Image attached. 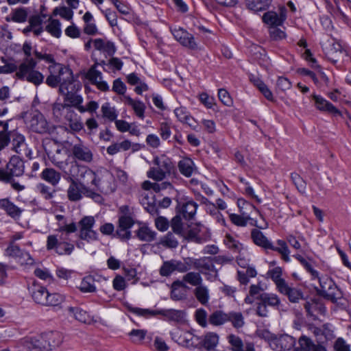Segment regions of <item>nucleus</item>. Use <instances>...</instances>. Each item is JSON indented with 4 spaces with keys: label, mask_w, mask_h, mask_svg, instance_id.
I'll list each match as a JSON object with an SVG mask.
<instances>
[{
    "label": "nucleus",
    "mask_w": 351,
    "mask_h": 351,
    "mask_svg": "<svg viewBox=\"0 0 351 351\" xmlns=\"http://www.w3.org/2000/svg\"><path fill=\"white\" fill-rule=\"evenodd\" d=\"M125 103L131 106L134 111L135 114L140 119L145 117V105L139 100H134L128 95L124 96Z\"/></svg>",
    "instance_id": "c85d7f7f"
},
{
    "label": "nucleus",
    "mask_w": 351,
    "mask_h": 351,
    "mask_svg": "<svg viewBox=\"0 0 351 351\" xmlns=\"http://www.w3.org/2000/svg\"><path fill=\"white\" fill-rule=\"evenodd\" d=\"M63 66L62 64H56L55 67H57L55 69L58 71V75H49L47 79H46V84L52 88H55L58 86V84H61L62 80L63 78L64 75H60V66Z\"/></svg>",
    "instance_id": "3c124183"
},
{
    "label": "nucleus",
    "mask_w": 351,
    "mask_h": 351,
    "mask_svg": "<svg viewBox=\"0 0 351 351\" xmlns=\"http://www.w3.org/2000/svg\"><path fill=\"white\" fill-rule=\"evenodd\" d=\"M251 237L253 241H269L270 239L267 230L256 228L252 230Z\"/></svg>",
    "instance_id": "5fc2aeb1"
},
{
    "label": "nucleus",
    "mask_w": 351,
    "mask_h": 351,
    "mask_svg": "<svg viewBox=\"0 0 351 351\" xmlns=\"http://www.w3.org/2000/svg\"><path fill=\"white\" fill-rule=\"evenodd\" d=\"M24 162L17 156L10 158L5 167L0 169V181H10V178L23 174Z\"/></svg>",
    "instance_id": "20e7f679"
},
{
    "label": "nucleus",
    "mask_w": 351,
    "mask_h": 351,
    "mask_svg": "<svg viewBox=\"0 0 351 351\" xmlns=\"http://www.w3.org/2000/svg\"><path fill=\"white\" fill-rule=\"evenodd\" d=\"M343 51L341 45L338 43H335L332 44L326 54L332 62L336 63L337 60L335 58H337L338 55L343 53Z\"/></svg>",
    "instance_id": "864d4df0"
},
{
    "label": "nucleus",
    "mask_w": 351,
    "mask_h": 351,
    "mask_svg": "<svg viewBox=\"0 0 351 351\" xmlns=\"http://www.w3.org/2000/svg\"><path fill=\"white\" fill-rule=\"evenodd\" d=\"M130 311L136 315L144 317L160 315L165 317L167 320L176 322H182L184 318V311L173 308L153 311L140 308H130Z\"/></svg>",
    "instance_id": "f03ea898"
},
{
    "label": "nucleus",
    "mask_w": 351,
    "mask_h": 351,
    "mask_svg": "<svg viewBox=\"0 0 351 351\" xmlns=\"http://www.w3.org/2000/svg\"><path fill=\"white\" fill-rule=\"evenodd\" d=\"M194 295L197 300L203 305H206L208 302L209 290L208 287L202 284L195 287L194 289Z\"/></svg>",
    "instance_id": "e433bc0d"
},
{
    "label": "nucleus",
    "mask_w": 351,
    "mask_h": 351,
    "mask_svg": "<svg viewBox=\"0 0 351 351\" xmlns=\"http://www.w3.org/2000/svg\"><path fill=\"white\" fill-rule=\"evenodd\" d=\"M4 254L5 256L15 259L21 265H31L33 263V259L30 255L22 250L15 243H8Z\"/></svg>",
    "instance_id": "0eeeda50"
},
{
    "label": "nucleus",
    "mask_w": 351,
    "mask_h": 351,
    "mask_svg": "<svg viewBox=\"0 0 351 351\" xmlns=\"http://www.w3.org/2000/svg\"><path fill=\"white\" fill-rule=\"evenodd\" d=\"M79 180L81 181L79 182L80 184L84 185L91 184L96 187L98 186L99 182V180H97L96 173L86 166H84L82 169Z\"/></svg>",
    "instance_id": "b1692460"
},
{
    "label": "nucleus",
    "mask_w": 351,
    "mask_h": 351,
    "mask_svg": "<svg viewBox=\"0 0 351 351\" xmlns=\"http://www.w3.org/2000/svg\"><path fill=\"white\" fill-rule=\"evenodd\" d=\"M136 237L138 239L145 241H151L155 239L156 233L146 226H141L136 231Z\"/></svg>",
    "instance_id": "79ce46f5"
},
{
    "label": "nucleus",
    "mask_w": 351,
    "mask_h": 351,
    "mask_svg": "<svg viewBox=\"0 0 351 351\" xmlns=\"http://www.w3.org/2000/svg\"><path fill=\"white\" fill-rule=\"evenodd\" d=\"M274 343L277 347H280L282 350H289L295 344V339L288 335H282L279 337H274L272 339Z\"/></svg>",
    "instance_id": "c756f323"
},
{
    "label": "nucleus",
    "mask_w": 351,
    "mask_h": 351,
    "mask_svg": "<svg viewBox=\"0 0 351 351\" xmlns=\"http://www.w3.org/2000/svg\"><path fill=\"white\" fill-rule=\"evenodd\" d=\"M43 333L21 339V345L28 351H47Z\"/></svg>",
    "instance_id": "9b49d317"
},
{
    "label": "nucleus",
    "mask_w": 351,
    "mask_h": 351,
    "mask_svg": "<svg viewBox=\"0 0 351 351\" xmlns=\"http://www.w3.org/2000/svg\"><path fill=\"white\" fill-rule=\"evenodd\" d=\"M259 300L262 301L266 306L278 308L280 304L279 298L274 293H263L259 296Z\"/></svg>",
    "instance_id": "ea45409f"
},
{
    "label": "nucleus",
    "mask_w": 351,
    "mask_h": 351,
    "mask_svg": "<svg viewBox=\"0 0 351 351\" xmlns=\"http://www.w3.org/2000/svg\"><path fill=\"white\" fill-rule=\"evenodd\" d=\"M258 245L263 247L265 250H272L278 252L282 255V258L285 261H289V254L290 251L286 245V243H256Z\"/></svg>",
    "instance_id": "aec40b11"
},
{
    "label": "nucleus",
    "mask_w": 351,
    "mask_h": 351,
    "mask_svg": "<svg viewBox=\"0 0 351 351\" xmlns=\"http://www.w3.org/2000/svg\"><path fill=\"white\" fill-rule=\"evenodd\" d=\"M227 317V322H230L236 328H241L245 324L244 317L240 312H230Z\"/></svg>",
    "instance_id": "49530a36"
},
{
    "label": "nucleus",
    "mask_w": 351,
    "mask_h": 351,
    "mask_svg": "<svg viewBox=\"0 0 351 351\" xmlns=\"http://www.w3.org/2000/svg\"><path fill=\"white\" fill-rule=\"evenodd\" d=\"M64 101L69 102L68 104L71 106L75 107V106H79L82 103L83 99L82 96L77 95V92H73L72 93H68L64 95Z\"/></svg>",
    "instance_id": "13d9d810"
},
{
    "label": "nucleus",
    "mask_w": 351,
    "mask_h": 351,
    "mask_svg": "<svg viewBox=\"0 0 351 351\" xmlns=\"http://www.w3.org/2000/svg\"><path fill=\"white\" fill-rule=\"evenodd\" d=\"M69 186L66 191L67 197L71 202H77L82 198V184H80L78 180H69Z\"/></svg>",
    "instance_id": "4be33fe9"
},
{
    "label": "nucleus",
    "mask_w": 351,
    "mask_h": 351,
    "mask_svg": "<svg viewBox=\"0 0 351 351\" xmlns=\"http://www.w3.org/2000/svg\"><path fill=\"white\" fill-rule=\"evenodd\" d=\"M178 167L181 174L189 178L195 169L194 162L189 158H184L178 162Z\"/></svg>",
    "instance_id": "2f4dec72"
},
{
    "label": "nucleus",
    "mask_w": 351,
    "mask_h": 351,
    "mask_svg": "<svg viewBox=\"0 0 351 351\" xmlns=\"http://www.w3.org/2000/svg\"><path fill=\"white\" fill-rule=\"evenodd\" d=\"M199 342L200 337L188 331L183 332L181 346L188 348H195L199 346Z\"/></svg>",
    "instance_id": "72a5a7b5"
},
{
    "label": "nucleus",
    "mask_w": 351,
    "mask_h": 351,
    "mask_svg": "<svg viewBox=\"0 0 351 351\" xmlns=\"http://www.w3.org/2000/svg\"><path fill=\"white\" fill-rule=\"evenodd\" d=\"M272 0H245V6L254 12L266 10L271 3Z\"/></svg>",
    "instance_id": "7c9ffc66"
},
{
    "label": "nucleus",
    "mask_w": 351,
    "mask_h": 351,
    "mask_svg": "<svg viewBox=\"0 0 351 351\" xmlns=\"http://www.w3.org/2000/svg\"><path fill=\"white\" fill-rule=\"evenodd\" d=\"M83 194L87 197L93 199L97 203H101L104 200L103 197L97 192L90 189L84 184H81Z\"/></svg>",
    "instance_id": "bf43d9fd"
},
{
    "label": "nucleus",
    "mask_w": 351,
    "mask_h": 351,
    "mask_svg": "<svg viewBox=\"0 0 351 351\" xmlns=\"http://www.w3.org/2000/svg\"><path fill=\"white\" fill-rule=\"evenodd\" d=\"M60 25L58 20L49 19V23L46 26L45 30L53 36L60 38L62 34Z\"/></svg>",
    "instance_id": "de8ad7c7"
},
{
    "label": "nucleus",
    "mask_w": 351,
    "mask_h": 351,
    "mask_svg": "<svg viewBox=\"0 0 351 351\" xmlns=\"http://www.w3.org/2000/svg\"><path fill=\"white\" fill-rule=\"evenodd\" d=\"M44 150L51 160V162L57 166L58 162H61L59 155L62 154L64 149L61 145L57 143L56 141L51 139H46L43 141Z\"/></svg>",
    "instance_id": "f8f14e48"
},
{
    "label": "nucleus",
    "mask_w": 351,
    "mask_h": 351,
    "mask_svg": "<svg viewBox=\"0 0 351 351\" xmlns=\"http://www.w3.org/2000/svg\"><path fill=\"white\" fill-rule=\"evenodd\" d=\"M293 256L300 261V263L303 265V267L309 272L312 277L315 278H318V271L313 269L312 265L308 262L302 254H295Z\"/></svg>",
    "instance_id": "4d7b16f0"
},
{
    "label": "nucleus",
    "mask_w": 351,
    "mask_h": 351,
    "mask_svg": "<svg viewBox=\"0 0 351 351\" xmlns=\"http://www.w3.org/2000/svg\"><path fill=\"white\" fill-rule=\"evenodd\" d=\"M36 188L39 194L43 199H45V200L51 201V204L56 203L52 200L56 194L55 189L43 183H39L38 184H37Z\"/></svg>",
    "instance_id": "4c0bfd02"
},
{
    "label": "nucleus",
    "mask_w": 351,
    "mask_h": 351,
    "mask_svg": "<svg viewBox=\"0 0 351 351\" xmlns=\"http://www.w3.org/2000/svg\"><path fill=\"white\" fill-rule=\"evenodd\" d=\"M171 32L174 38L184 47L193 50L197 49L194 36L183 28L171 29Z\"/></svg>",
    "instance_id": "ddd939ff"
},
{
    "label": "nucleus",
    "mask_w": 351,
    "mask_h": 351,
    "mask_svg": "<svg viewBox=\"0 0 351 351\" xmlns=\"http://www.w3.org/2000/svg\"><path fill=\"white\" fill-rule=\"evenodd\" d=\"M68 315L82 323H90L92 317L88 312L79 307L69 306L66 308Z\"/></svg>",
    "instance_id": "393cba45"
},
{
    "label": "nucleus",
    "mask_w": 351,
    "mask_h": 351,
    "mask_svg": "<svg viewBox=\"0 0 351 351\" xmlns=\"http://www.w3.org/2000/svg\"><path fill=\"white\" fill-rule=\"evenodd\" d=\"M84 165H81L74 159H66L65 160H62L61 162H58V165L56 166L61 170L64 174L65 179L66 181L76 180H78L79 176L81 173L82 169Z\"/></svg>",
    "instance_id": "423d86ee"
},
{
    "label": "nucleus",
    "mask_w": 351,
    "mask_h": 351,
    "mask_svg": "<svg viewBox=\"0 0 351 351\" xmlns=\"http://www.w3.org/2000/svg\"><path fill=\"white\" fill-rule=\"evenodd\" d=\"M80 289L84 293H93L96 291V287L94 285V279L92 276H88L84 277L80 285Z\"/></svg>",
    "instance_id": "09e8293b"
},
{
    "label": "nucleus",
    "mask_w": 351,
    "mask_h": 351,
    "mask_svg": "<svg viewBox=\"0 0 351 351\" xmlns=\"http://www.w3.org/2000/svg\"><path fill=\"white\" fill-rule=\"evenodd\" d=\"M312 98L315 101V106L318 110L328 112L333 115L342 116L341 112L333 104L321 95L314 94L312 95Z\"/></svg>",
    "instance_id": "f3484780"
},
{
    "label": "nucleus",
    "mask_w": 351,
    "mask_h": 351,
    "mask_svg": "<svg viewBox=\"0 0 351 351\" xmlns=\"http://www.w3.org/2000/svg\"><path fill=\"white\" fill-rule=\"evenodd\" d=\"M324 298L330 300L333 303L337 302L339 300L343 298V293L340 289L334 283L328 290L324 293H319Z\"/></svg>",
    "instance_id": "f704fd0d"
},
{
    "label": "nucleus",
    "mask_w": 351,
    "mask_h": 351,
    "mask_svg": "<svg viewBox=\"0 0 351 351\" xmlns=\"http://www.w3.org/2000/svg\"><path fill=\"white\" fill-rule=\"evenodd\" d=\"M287 18V10L282 6L279 8V13L273 11L265 12L263 17V21L270 27L280 26Z\"/></svg>",
    "instance_id": "dca6fc26"
},
{
    "label": "nucleus",
    "mask_w": 351,
    "mask_h": 351,
    "mask_svg": "<svg viewBox=\"0 0 351 351\" xmlns=\"http://www.w3.org/2000/svg\"><path fill=\"white\" fill-rule=\"evenodd\" d=\"M29 127L33 132L38 134L51 133L53 130V128L49 125L44 115L38 112L32 116Z\"/></svg>",
    "instance_id": "1a4fd4ad"
},
{
    "label": "nucleus",
    "mask_w": 351,
    "mask_h": 351,
    "mask_svg": "<svg viewBox=\"0 0 351 351\" xmlns=\"http://www.w3.org/2000/svg\"><path fill=\"white\" fill-rule=\"evenodd\" d=\"M198 204L193 201H188L184 203L178 215H182L185 220L189 221L194 219L196 214Z\"/></svg>",
    "instance_id": "a878e982"
},
{
    "label": "nucleus",
    "mask_w": 351,
    "mask_h": 351,
    "mask_svg": "<svg viewBox=\"0 0 351 351\" xmlns=\"http://www.w3.org/2000/svg\"><path fill=\"white\" fill-rule=\"evenodd\" d=\"M95 219L93 216H84L78 222L80 237L82 240H96L97 233L93 230Z\"/></svg>",
    "instance_id": "6e6552de"
},
{
    "label": "nucleus",
    "mask_w": 351,
    "mask_h": 351,
    "mask_svg": "<svg viewBox=\"0 0 351 351\" xmlns=\"http://www.w3.org/2000/svg\"><path fill=\"white\" fill-rule=\"evenodd\" d=\"M1 61L5 64L3 66H0V74L1 73H11L14 71H17L19 66L13 62H7L5 58H1Z\"/></svg>",
    "instance_id": "69168bd1"
},
{
    "label": "nucleus",
    "mask_w": 351,
    "mask_h": 351,
    "mask_svg": "<svg viewBox=\"0 0 351 351\" xmlns=\"http://www.w3.org/2000/svg\"><path fill=\"white\" fill-rule=\"evenodd\" d=\"M0 208L5 210L12 217H19L22 213V210L8 199H0Z\"/></svg>",
    "instance_id": "473e14b6"
},
{
    "label": "nucleus",
    "mask_w": 351,
    "mask_h": 351,
    "mask_svg": "<svg viewBox=\"0 0 351 351\" xmlns=\"http://www.w3.org/2000/svg\"><path fill=\"white\" fill-rule=\"evenodd\" d=\"M169 226H171L173 233L178 235L180 238L186 240L188 228H184L183 223L180 215H176L171 219Z\"/></svg>",
    "instance_id": "bb28decb"
},
{
    "label": "nucleus",
    "mask_w": 351,
    "mask_h": 351,
    "mask_svg": "<svg viewBox=\"0 0 351 351\" xmlns=\"http://www.w3.org/2000/svg\"><path fill=\"white\" fill-rule=\"evenodd\" d=\"M97 65L98 62L92 65L86 72L85 77L101 91H108L109 86L106 82L102 80V73L96 69Z\"/></svg>",
    "instance_id": "4468645a"
},
{
    "label": "nucleus",
    "mask_w": 351,
    "mask_h": 351,
    "mask_svg": "<svg viewBox=\"0 0 351 351\" xmlns=\"http://www.w3.org/2000/svg\"><path fill=\"white\" fill-rule=\"evenodd\" d=\"M53 14L54 15L59 14L62 18L69 21L73 17V12L71 8H69L66 6H62L60 8H56L53 10Z\"/></svg>",
    "instance_id": "680f3d73"
},
{
    "label": "nucleus",
    "mask_w": 351,
    "mask_h": 351,
    "mask_svg": "<svg viewBox=\"0 0 351 351\" xmlns=\"http://www.w3.org/2000/svg\"><path fill=\"white\" fill-rule=\"evenodd\" d=\"M153 163L156 167H151L147 172V176L155 181L163 180L175 170L171 159L164 154L154 157Z\"/></svg>",
    "instance_id": "f257e3e1"
},
{
    "label": "nucleus",
    "mask_w": 351,
    "mask_h": 351,
    "mask_svg": "<svg viewBox=\"0 0 351 351\" xmlns=\"http://www.w3.org/2000/svg\"><path fill=\"white\" fill-rule=\"evenodd\" d=\"M237 205L241 214L244 213H250L251 214L253 211H256V207L253 204L242 198L237 200Z\"/></svg>",
    "instance_id": "0e129e2a"
},
{
    "label": "nucleus",
    "mask_w": 351,
    "mask_h": 351,
    "mask_svg": "<svg viewBox=\"0 0 351 351\" xmlns=\"http://www.w3.org/2000/svg\"><path fill=\"white\" fill-rule=\"evenodd\" d=\"M186 287V285L180 280L174 281L171 285V298L173 300H182L185 294L180 288Z\"/></svg>",
    "instance_id": "58836bf2"
},
{
    "label": "nucleus",
    "mask_w": 351,
    "mask_h": 351,
    "mask_svg": "<svg viewBox=\"0 0 351 351\" xmlns=\"http://www.w3.org/2000/svg\"><path fill=\"white\" fill-rule=\"evenodd\" d=\"M47 289L41 286H34L32 292V297L34 301L40 305L44 304L45 298L47 297Z\"/></svg>",
    "instance_id": "c9c22d12"
},
{
    "label": "nucleus",
    "mask_w": 351,
    "mask_h": 351,
    "mask_svg": "<svg viewBox=\"0 0 351 351\" xmlns=\"http://www.w3.org/2000/svg\"><path fill=\"white\" fill-rule=\"evenodd\" d=\"M43 335L47 351L51 350L58 347L62 342V336L59 332L49 331L44 332Z\"/></svg>",
    "instance_id": "5701e85b"
},
{
    "label": "nucleus",
    "mask_w": 351,
    "mask_h": 351,
    "mask_svg": "<svg viewBox=\"0 0 351 351\" xmlns=\"http://www.w3.org/2000/svg\"><path fill=\"white\" fill-rule=\"evenodd\" d=\"M64 300V297L58 293H47V297L45 298L43 306H58Z\"/></svg>",
    "instance_id": "c03bdc74"
},
{
    "label": "nucleus",
    "mask_w": 351,
    "mask_h": 351,
    "mask_svg": "<svg viewBox=\"0 0 351 351\" xmlns=\"http://www.w3.org/2000/svg\"><path fill=\"white\" fill-rule=\"evenodd\" d=\"M291 179L298 191L301 193H305L306 184L302 178L297 173H292L291 174Z\"/></svg>",
    "instance_id": "6e6d98bb"
},
{
    "label": "nucleus",
    "mask_w": 351,
    "mask_h": 351,
    "mask_svg": "<svg viewBox=\"0 0 351 351\" xmlns=\"http://www.w3.org/2000/svg\"><path fill=\"white\" fill-rule=\"evenodd\" d=\"M60 75H64L62 83L59 86V92L62 95L77 92L82 88L80 82L74 77L71 69L65 66H59Z\"/></svg>",
    "instance_id": "7ed1b4c3"
},
{
    "label": "nucleus",
    "mask_w": 351,
    "mask_h": 351,
    "mask_svg": "<svg viewBox=\"0 0 351 351\" xmlns=\"http://www.w3.org/2000/svg\"><path fill=\"white\" fill-rule=\"evenodd\" d=\"M299 343L302 350L305 351H317L319 350L322 345L315 344L309 338L302 336L299 339Z\"/></svg>",
    "instance_id": "603ef678"
},
{
    "label": "nucleus",
    "mask_w": 351,
    "mask_h": 351,
    "mask_svg": "<svg viewBox=\"0 0 351 351\" xmlns=\"http://www.w3.org/2000/svg\"><path fill=\"white\" fill-rule=\"evenodd\" d=\"M71 155L73 156V159L76 161L90 163L93 160V154L90 149L82 143L75 144L72 147Z\"/></svg>",
    "instance_id": "2eb2a0df"
},
{
    "label": "nucleus",
    "mask_w": 351,
    "mask_h": 351,
    "mask_svg": "<svg viewBox=\"0 0 351 351\" xmlns=\"http://www.w3.org/2000/svg\"><path fill=\"white\" fill-rule=\"evenodd\" d=\"M230 221L238 226H245L247 221L251 219L250 213H244L241 215L237 214L230 215Z\"/></svg>",
    "instance_id": "8fccbe9b"
},
{
    "label": "nucleus",
    "mask_w": 351,
    "mask_h": 351,
    "mask_svg": "<svg viewBox=\"0 0 351 351\" xmlns=\"http://www.w3.org/2000/svg\"><path fill=\"white\" fill-rule=\"evenodd\" d=\"M211 239L210 230L200 223L188 226L186 240L195 239L196 241H206Z\"/></svg>",
    "instance_id": "9d476101"
},
{
    "label": "nucleus",
    "mask_w": 351,
    "mask_h": 351,
    "mask_svg": "<svg viewBox=\"0 0 351 351\" xmlns=\"http://www.w3.org/2000/svg\"><path fill=\"white\" fill-rule=\"evenodd\" d=\"M228 341L232 346L233 351H243V341L239 337L234 335H230L228 336Z\"/></svg>",
    "instance_id": "338daca9"
},
{
    "label": "nucleus",
    "mask_w": 351,
    "mask_h": 351,
    "mask_svg": "<svg viewBox=\"0 0 351 351\" xmlns=\"http://www.w3.org/2000/svg\"><path fill=\"white\" fill-rule=\"evenodd\" d=\"M285 295H287L291 302H298L300 300L303 298L302 291L295 288H291Z\"/></svg>",
    "instance_id": "774afa93"
},
{
    "label": "nucleus",
    "mask_w": 351,
    "mask_h": 351,
    "mask_svg": "<svg viewBox=\"0 0 351 351\" xmlns=\"http://www.w3.org/2000/svg\"><path fill=\"white\" fill-rule=\"evenodd\" d=\"M218 343L219 336L215 332H208L202 339L200 338L197 348L202 351H214Z\"/></svg>",
    "instance_id": "6ab92c4d"
},
{
    "label": "nucleus",
    "mask_w": 351,
    "mask_h": 351,
    "mask_svg": "<svg viewBox=\"0 0 351 351\" xmlns=\"http://www.w3.org/2000/svg\"><path fill=\"white\" fill-rule=\"evenodd\" d=\"M47 248L49 250H55V252L60 254H70L74 249L72 243H47Z\"/></svg>",
    "instance_id": "cd10ccee"
},
{
    "label": "nucleus",
    "mask_w": 351,
    "mask_h": 351,
    "mask_svg": "<svg viewBox=\"0 0 351 351\" xmlns=\"http://www.w3.org/2000/svg\"><path fill=\"white\" fill-rule=\"evenodd\" d=\"M40 177L51 186H56L60 182L62 174L60 171L52 167H47L43 170Z\"/></svg>",
    "instance_id": "412c9836"
},
{
    "label": "nucleus",
    "mask_w": 351,
    "mask_h": 351,
    "mask_svg": "<svg viewBox=\"0 0 351 351\" xmlns=\"http://www.w3.org/2000/svg\"><path fill=\"white\" fill-rule=\"evenodd\" d=\"M129 208L128 206L120 208L121 212L124 214L119 217L118 226L115 232L117 239H130L131 238L130 229L134 224V220L130 215L126 214Z\"/></svg>",
    "instance_id": "39448f33"
},
{
    "label": "nucleus",
    "mask_w": 351,
    "mask_h": 351,
    "mask_svg": "<svg viewBox=\"0 0 351 351\" xmlns=\"http://www.w3.org/2000/svg\"><path fill=\"white\" fill-rule=\"evenodd\" d=\"M16 76L19 80H26L35 86H38L43 82L44 75L36 70H27L22 73L20 71L16 72Z\"/></svg>",
    "instance_id": "a211bd4d"
},
{
    "label": "nucleus",
    "mask_w": 351,
    "mask_h": 351,
    "mask_svg": "<svg viewBox=\"0 0 351 351\" xmlns=\"http://www.w3.org/2000/svg\"><path fill=\"white\" fill-rule=\"evenodd\" d=\"M182 281L197 287L202 284L203 280L199 273L189 271L183 276Z\"/></svg>",
    "instance_id": "a19ab883"
},
{
    "label": "nucleus",
    "mask_w": 351,
    "mask_h": 351,
    "mask_svg": "<svg viewBox=\"0 0 351 351\" xmlns=\"http://www.w3.org/2000/svg\"><path fill=\"white\" fill-rule=\"evenodd\" d=\"M227 313L216 311L209 316L208 321L213 326H220L227 322Z\"/></svg>",
    "instance_id": "a18cd8bd"
},
{
    "label": "nucleus",
    "mask_w": 351,
    "mask_h": 351,
    "mask_svg": "<svg viewBox=\"0 0 351 351\" xmlns=\"http://www.w3.org/2000/svg\"><path fill=\"white\" fill-rule=\"evenodd\" d=\"M27 12L25 8H18L13 11L12 20L16 23H23L27 20Z\"/></svg>",
    "instance_id": "e2e57ef3"
},
{
    "label": "nucleus",
    "mask_w": 351,
    "mask_h": 351,
    "mask_svg": "<svg viewBox=\"0 0 351 351\" xmlns=\"http://www.w3.org/2000/svg\"><path fill=\"white\" fill-rule=\"evenodd\" d=\"M101 111L103 118L108 119L110 122L115 121L117 120L118 114L116 109L114 107H112L110 103L106 102L103 104Z\"/></svg>",
    "instance_id": "37998d69"
},
{
    "label": "nucleus",
    "mask_w": 351,
    "mask_h": 351,
    "mask_svg": "<svg viewBox=\"0 0 351 351\" xmlns=\"http://www.w3.org/2000/svg\"><path fill=\"white\" fill-rule=\"evenodd\" d=\"M147 330L141 329H133L129 332L131 341L134 343H141L145 337Z\"/></svg>",
    "instance_id": "052dcab7"
}]
</instances>
